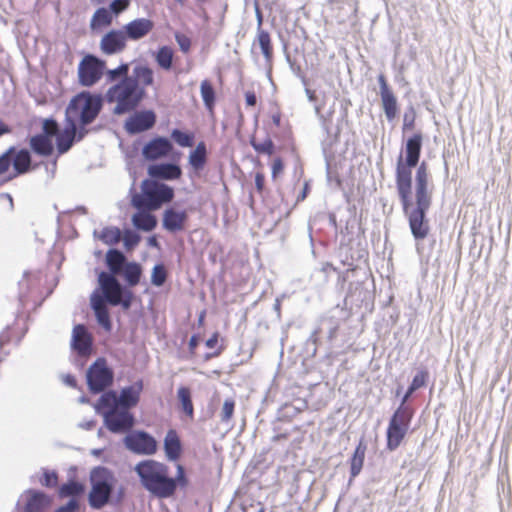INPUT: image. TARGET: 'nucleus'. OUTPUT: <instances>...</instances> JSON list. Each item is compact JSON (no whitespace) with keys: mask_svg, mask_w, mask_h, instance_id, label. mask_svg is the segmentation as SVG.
Listing matches in <instances>:
<instances>
[{"mask_svg":"<svg viewBox=\"0 0 512 512\" xmlns=\"http://www.w3.org/2000/svg\"><path fill=\"white\" fill-rule=\"evenodd\" d=\"M149 242H150V244H152V245H156V243H157V241H156V239H155L154 237L150 238V239H149Z\"/></svg>","mask_w":512,"mask_h":512,"instance_id":"64","label":"nucleus"},{"mask_svg":"<svg viewBox=\"0 0 512 512\" xmlns=\"http://www.w3.org/2000/svg\"><path fill=\"white\" fill-rule=\"evenodd\" d=\"M175 40L177 44L179 45L180 50L183 53H188L191 49V39L184 33L176 32L175 33Z\"/></svg>","mask_w":512,"mask_h":512,"instance_id":"48","label":"nucleus"},{"mask_svg":"<svg viewBox=\"0 0 512 512\" xmlns=\"http://www.w3.org/2000/svg\"><path fill=\"white\" fill-rule=\"evenodd\" d=\"M63 382L67 385V386H70L72 388H76L77 387V380L75 378V376L71 375V374H66L63 376Z\"/></svg>","mask_w":512,"mask_h":512,"instance_id":"58","label":"nucleus"},{"mask_svg":"<svg viewBox=\"0 0 512 512\" xmlns=\"http://www.w3.org/2000/svg\"><path fill=\"white\" fill-rule=\"evenodd\" d=\"M174 198V190L169 185L146 179L141 184V192L132 196L131 203L136 209L158 210Z\"/></svg>","mask_w":512,"mask_h":512,"instance_id":"5","label":"nucleus"},{"mask_svg":"<svg viewBox=\"0 0 512 512\" xmlns=\"http://www.w3.org/2000/svg\"><path fill=\"white\" fill-rule=\"evenodd\" d=\"M156 122V115L151 110L137 112L126 122V129L130 133H141L151 129Z\"/></svg>","mask_w":512,"mask_h":512,"instance_id":"17","label":"nucleus"},{"mask_svg":"<svg viewBox=\"0 0 512 512\" xmlns=\"http://www.w3.org/2000/svg\"><path fill=\"white\" fill-rule=\"evenodd\" d=\"M178 400L181 410L192 420L194 418V406L191 399V391L188 387H180L177 391Z\"/></svg>","mask_w":512,"mask_h":512,"instance_id":"31","label":"nucleus"},{"mask_svg":"<svg viewBox=\"0 0 512 512\" xmlns=\"http://www.w3.org/2000/svg\"><path fill=\"white\" fill-rule=\"evenodd\" d=\"M201 97L205 106L212 109L215 104V92L212 84L208 80H203L200 85Z\"/></svg>","mask_w":512,"mask_h":512,"instance_id":"38","label":"nucleus"},{"mask_svg":"<svg viewBox=\"0 0 512 512\" xmlns=\"http://www.w3.org/2000/svg\"><path fill=\"white\" fill-rule=\"evenodd\" d=\"M172 140L180 147H192L194 145L195 135L190 131L173 129L171 132Z\"/></svg>","mask_w":512,"mask_h":512,"instance_id":"36","label":"nucleus"},{"mask_svg":"<svg viewBox=\"0 0 512 512\" xmlns=\"http://www.w3.org/2000/svg\"><path fill=\"white\" fill-rule=\"evenodd\" d=\"M245 102L247 107H255L257 105V96L255 91L247 90L245 92Z\"/></svg>","mask_w":512,"mask_h":512,"instance_id":"56","label":"nucleus"},{"mask_svg":"<svg viewBox=\"0 0 512 512\" xmlns=\"http://www.w3.org/2000/svg\"><path fill=\"white\" fill-rule=\"evenodd\" d=\"M139 211L132 216L133 226L145 232H150L157 226V218L151 214L152 210L138 209Z\"/></svg>","mask_w":512,"mask_h":512,"instance_id":"23","label":"nucleus"},{"mask_svg":"<svg viewBox=\"0 0 512 512\" xmlns=\"http://www.w3.org/2000/svg\"><path fill=\"white\" fill-rule=\"evenodd\" d=\"M173 150L174 146L168 138L157 136L144 145L142 155L146 160L156 161L168 157Z\"/></svg>","mask_w":512,"mask_h":512,"instance_id":"14","label":"nucleus"},{"mask_svg":"<svg viewBox=\"0 0 512 512\" xmlns=\"http://www.w3.org/2000/svg\"><path fill=\"white\" fill-rule=\"evenodd\" d=\"M265 185V176L262 172H257L255 174V186L256 190L259 194H261L264 190Z\"/></svg>","mask_w":512,"mask_h":512,"instance_id":"57","label":"nucleus"},{"mask_svg":"<svg viewBox=\"0 0 512 512\" xmlns=\"http://www.w3.org/2000/svg\"><path fill=\"white\" fill-rule=\"evenodd\" d=\"M415 111L411 109L410 113H405L403 117V130H413L415 127Z\"/></svg>","mask_w":512,"mask_h":512,"instance_id":"53","label":"nucleus"},{"mask_svg":"<svg viewBox=\"0 0 512 512\" xmlns=\"http://www.w3.org/2000/svg\"><path fill=\"white\" fill-rule=\"evenodd\" d=\"M29 145L33 152L44 157L51 156L54 150L52 140L43 134L32 136Z\"/></svg>","mask_w":512,"mask_h":512,"instance_id":"25","label":"nucleus"},{"mask_svg":"<svg viewBox=\"0 0 512 512\" xmlns=\"http://www.w3.org/2000/svg\"><path fill=\"white\" fill-rule=\"evenodd\" d=\"M78 508V502L75 499H71L66 505L59 507L56 512H76Z\"/></svg>","mask_w":512,"mask_h":512,"instance_id":"54","label":"nucleus"},{"mask_svg":"<svg viewBox=\"0 0 512 512\" xmlns=\"http://www.w3.org/2000/svg\"><path fill=\"white\" fill-rule=\"evenodd\" d=\"M47 501V497L44 493L33 492L27 501L26 512H43Z\"/></svg>","mask_w":512,"mask_h":512,"instance_id":"35","label":"nucleus"},{"mask_svg":"<svg viewBox=\"0 0 512 512\" xmlns=\"http://www.w3.org/2000/svg\"><path fill=\"white\" fill-rule=\"evenodd\" d=\"M154 28V23L148 18H137L123 27L126 39L139 40L147 36Z\"/></svg>","mask_w":512,"mask_h":512,"instance_id":"19","label":"nucleus"},{"mask_svg":"<svg viewBox=\"0 0 512 512\" xmlns=\"http://www.w3.org/2000/svg\"><path fill=\"white\" fill-rule=\"evenodd\" d=\"M168 277V272L164 264H157L153 267L151 273V283L154 286L160 287L164 285Z\"/></svg>","mask_w":512,"mask_h":512,"instance_id":"41","label":"nucleus"},{"mask_svg":"<svg viewBox=\"0 0 512 512\" xmlns=\"http://www.w3.org/2000/svg\"><path fill=\"white\" fill-rule=\"evenodd\" d=\"M381 106L384 111L386 119L391 122L398 114V102L394 92L380 94Z\"/></svg>","mask_w":512,"mask_h":512,"instance_id":"27","label":"nucleus"},{"mask_svg":"<svg viewBox=\"0 0 512 512\" xmlns=\"http://www.w3.org/2000/svg\"><path fill=\"white\" fill-rule=\"evenodd\" d=\"M84 491V487L82 484L76 481H70L66 484H63L60 487L59 494L61 497L75 496L79 495Z\"/></svg>","mask_w":512,"mask_h":512,"instance_id":"43","label":"nucleus"},{"mask_svg":"<svg viewBox=\"0 0 512 512\" xmlns=\"http://www.w3.org/2000/svg\"><path fill=\"white\" fill-rule=\"evenodd\" d=\"M124 444L128 450L138 455L151 456L158 450V442L146 431L136 430L124 438Z\"/></svg>","mask_w":512,"mask_h":512,"instance_id":"12","label":"nucleus"},{"mask_svg":"<svg viewBox=\"0 0 512 512\" xmlns=\"http://www.w3.org/2000/svg\"><path fill=\"white\" fill-rule=\"evenodd\" d=\"M187 218L186 211H176L173 208H169L164 212L163 226L171 232L181 231L185 227Z\"/></svg>","mask_w":512,"mask_h":512,"instance_id":"21","label":"nucleus"},{"mask_svg":"<svg viewBox=\"0 0 512 512\" xmlns=\"http://www.w3.org/2000/svg\"><path fill=\"white\" fill-rule=\"evenodd\" d=\"M113 20L111 12L106 8H98L90 21V28L92 30H98L111 25Z\"/></svg>","mask_w":512,"mask_h":512,"instance_id":"30","label":"nucleus"},{"mask_svg":"<svg viewBox=\"0 0 512 512\" xmlns=\"http://www.w3.org/2000/svg\"><path fill=\"white\" fill-rule=\"evenodd\" d=\"M205 318V312L203 311L201 315L199 316V324H202Z\"/></svg>","mask_w":512,"mask_h":512,"instance_id":"63","label":"nucleus"},{"mask_svg":"<svg viewBox=\"0 0 512 512\" xmlns=\"http://www.w3.org/2000/svg\"><path fill=\"white\" fill-rule=\"evenodd\" d=\"M188 163L195 171L202 170L207 163V148L204 141H200L195 148L190 151Z\"/></svg>","mask_w":512,"mask_h":512,"instance_id":"26","label":"nucleus"},{"mask_svg":"<svg viewBox=\"0 0 512 512\" xmlns=\"http://www.w3.org/2000/svg\"><path fill=\"white\" fill-rule=\"evenodd\" d=\"M416 390L417 389H412V385L410 384V386H409L407 392L405 393L404 397L402 398L401 404L399 406H407L406 402L408 401L410 396L413 394V392Z\"/></svg>","mask_w":512,"mask_h":512,"instance_id":"60","label":"nucleus"},{"mask_svg":"<svg viewBox=\"0 0 512 512\" xmlns=\"http://www.w3.org/2000/svg\"><path fill=\"white\" fill-rule=\"evenodd\" d=\"M76 123L74 120H67L64 130L57 136V148L60 153L67 152L76 137Z\"/></svg>","mask_w":512,"mask_h":512,"instance_id":"24","label":"nucleus"},{"mask_svg":"<svg viewBox=\"0 0 512 512\" xmlns=\"http://www.w3.org/2000/svg\"><path fill=\"white\" fill-rule=\"evenodd\" d=\"M378 83H379V87H380V94H384V93H388V92H392L393 90L391 89V87L389 86L388 82H387V79L385 77L384 74H380L378 76Z\"/></svg>","mask_w":512,"mask_h":512,"instance_id":"55","label":"nucleus"},{"mask_svg":"<svg viewBox=\"0 0 512 512\" xmlns=\"http://www.w3.org/2000/svg\"><path fill=\"white\" fill-rule=\"evenodd\" d=\"M366 445L363 441H360L356 446L353 456L350 460V475L351 478H355L361 472L364 464Z\"/></svg>","mask_w":512,"mask_h":512,"instance_id":"29","label":"nucleus"},{"mask_svg":"<svg viewBox=\"0 0 512 512\" xmlns=\"http://www.w3.org/2000/svg\"><path fill=\"white\" fill-rule=\"evenodd\" d=\"M414 410L410 406H399L392 414L386 430V449L396 450L407 436Z\"/></svg>","mask_w":512,"mask_h":512,"instance_id":"8","label":"nucleus"},{"mask_svg":"<svg viewBox=\"0 0 512 512\" xmlns=\"http://www.w3.org/2000/svg\"><path fill=\"white\" fill-rule=\"evenodd\" d=\"M32 157L25 149L9 147L0 154V177L3 183H7L31 170Z\"/></svg>","mask_w":512,"mask_h":512,"instance_id":"6","label":"nucleus"},{"mask_svg":"<svg viewBox=\"0 0 512 512\" xmlns=\"http://www.w3.org/2000/svg\"><path fill=\"white\" fill-rule=\"evenodd\" d=\"M307 191H308V184H305L302 195L298 199H301V200L305 199V197L307 195Z\"/></svg>","mask_w":512,"mask_h":512,"instance_id":"62","label":"nucleus"},{"mask_svg":"<svg viewBox=\"0 0 512 512\" xmlns=\"http://www.w3.org/2000/svg\"><path fill=\"white\" fill-rule=\"evenodd\" d=\"M429 377V373L427 370L422 369L417 372V374L413 377L411 385L412 389H419L426 385Z\"/></svg>","mask_w":512,"mask_h":512,"instance_id":"47","label":"nucleus"},{"mask_svg":"<svg viewBox=\"0 0 512 512\" xmlns=\"http://www.w3.org/2000/svg\"><path fill=\"white\" fill-rule=\"evenodd\" d=\"M174 50L172 47L164 45L158 48L154 54V60L159 68L169 71L173 67Z\"/></svg>","mask_w":512,"mask_h":512,"instance_id":"28","label":"nucleus"},{"mask_svg":"<svg viewBox=\"0 0 512 512\" xmlns=\"http://www.w3.org/2000/svg\"><path fill=\"white\" fill-rule=\"evenodd\" d=\"M106 62L95 55H85L78 65V80L84 87H91L103 76Z\"/></svg>","mask_w":512,"mask_h":512,"instance_id":"10","label":"nucleus"},{"mask_svg":"<svg viewBox=\"0 0 512 512\" xmlns=\"http://www.w3.org/2000/svg\"><path fill=\"white\" fill-rule=\"evenodd\" d=\"M141 267L137 263H129L125 269V278L130 286H135L139 283L141 277Z\"/></svg>","mask_w":512,"mask_h":512,"instance_id":"40","label":"nucleus"},{"mask_svg":"<svg viewBox=\"0 0 512 512\" xmlns=\"http://www.w3.org/2000/svg\"><path fill=\"white\" fill-rule=\"evenodd\" d=\"M102 108L100 95H93L90 92H81L75 95L66 109L67 120L78 119L85 126L92 123Z\"/></svg>","mask_w":512,"mask_h":512,"instance_id":"7","label":"nucleus"},{"mask_svg":"<svg viewBox=\"0 0 512 512\" xmlns=\"http://www.w3.org/2000/svg\"><path fill=\"white\" fill-rule=\"evenodd\" d=\"M58 476L55 472H45L41 479V484L46 487H54L57 485Z\"/></svg>","mask_w":512,"mask_h":512,"instance_id":"52","label":"nucleus"},{"mask_svg":"<svg viewBox=\"0 0 512 512\" xmlns=\"http://www.w3.org/2000/svg\"><path fill=\"white\" fill-rule=\"evenodd\" d=\"M93 338L83 324L74 326L72 347L80 356H88L92 351Z\"/></svg>","mask_w":512,"mask_h":512,"instance_id":"18","label":"nucleus"},{"mask_svg":"<svg viewBox=\"0 0 512 512\" xmlns=\"http://www.w3.org/2000/svg\"><path fill=\"white\" fill-rule=\"evenodd\" d=\"M142 389V381H138L132 386L123 388L120 392V396L118 397L119 405L125 410L136 406L139 402Z\"/></svg>","mask_w":512,"mask_h":512,"instance_id":"22","label":"nucleus"},{"mask_svg":"<svg viewBox=\"0 0 512 512\" xmlns=\"http://www.w3.org/2000/svg\"><path fill=\"white\" fill-rule=\"evenodd\" d=\"M130 5V0H113L110 4V9L114 14H119L125 11Z\"/></svg>","mask_w":512,"mask_h":512,"instance_id":"50","label":"nucleus"},{"mask_svg":"<svg viewBox=\"0 0 512 512\" xmlns=\"http://www.w3.org/2000/svg\"><path fill=\"white\" fill-rule=\"evenodd\" d=\"M140 478L142 486L158 498L173 496L177 487L188 486L185 468L181 464L176 465V476H169V467L154 459L140 461L134 468Z\"/></svg>","mask_w":512,"mask_h":512,"instance_id":"3","label":"nucleus"},{"mask_svg":"<svg viewBox=\"0 0 512 512\" xmlns=\"http://www.w3.org/2000/svg\"><path fill=\"white\" fill-rule=\"evenodd\" d=\"M198 343H199V337L197 335H192L189 340V343H188L189 351L192 355L195 354V350L198 346Z\"/></svg>","mask_w":512,"mask_h":512,"instance_id":"59","label":"nucleus"},{"mask_svg":"<svg viewBox=\"0 0 512 512\" xmlns=\"http://www.w3.org/2000/svg\"><path fill=\"white\" fill-rule=\"evenodd\" d=\"M121 238L123 239L125 248L128 250L137 246L141 240V237L130 229L125 230Z\"/></svg>","mask_w":512,"mask_h":512,"instance_id":"45","label":"nucleus"},{"mask_svg":"<svg viewBox=\"0 0 512 512\" xmlns=\"http://www.w3.org/2000/svg\"><path fill=\"white\" fill-rule=\"evenodd\" d=\"M258 45L267 61H271L273 57V46L271 43L270 34L261 28L257 32Z\"/></svg>","mask_w":512,"mask_h":512,"instance_id":"34","label":"nucleus"},{"mask_svg":"<svg viewBox=\"0 0 512 512\" xmlns=\"http://www.w3.org/2000/svg\"><path fill=\"white\" fill-rule=\"evenodd\" d=\"M165 457L170 462H178L183 455V443L176 429H169L163 439Z\"/></svg>","mask_w":512,"mask_h":512,"instance_id":"16","label":"nucleus"},{"mask_svg":"<svg viewBox=\"0 0 512 512\" xmlns=\"http://www.w3.org/2000/svg\"><path fill=\"white\" fill-rule=\"evenodd\" d=\"M250 144L259 154L272 155L275 151V144L271 138H267L263 142H257L254 138H252L250 140Z\"/></svg>","mask_w":512,"mask_h":512,"instance_id":"42","label":"nucleus"},{"mask_svg":"<svg viewBox=\"0 0 512 512\" xmlns=\"http://www.w3.org/2000/svg\"><path fill=\"white\" fill-rule=\"evenodd\" d=\"M235 411V401L231 398L226 399L223 403L222 410H221V421L222 422H229Z\"/></svg>","mask_w":512,"mask_h":512,"instance_id":"46","label":"nucleus"},{"mask_svg":"<svg viewBox=\"0 0 512 512\" xmlns=\"http://www.w3.org/2000/svg\"><path fill=\"white\" fill-rule=\"evenodd\" d=\"M122 237V232L117 227H106L102 229L100 233V239L108 244V245H115L117 244Z\"/></svg>","mask_w":512,"mask_h":512,"instance_id":"39","label":"nucleus"},{"mask_svg":"<svg viewBox=\"0 0 512 512\" xmlns=\"http://www.w3.org/2000/svg\"><path fill=\"white\" fill-rule=\"evenodd\" d=\"M125 260L123 253L116 249H111L106 254L107 265L113 274H118L121 271Z\"/></svg>","mask_w":512,"mask_h":512,"instance_id":"33","label":"nucleus"},{"mask_svg":"<svg viewBox=\"0 0 512 512\" xmlns=\"http://www.w3.org/2000/svg\"><path fill=\"white\" fill-rule=\"evenodd\" d=\"M10 132L9 127L0 120V136Z\"/></svg>","mask_w":512,"mask_h":512,"instance_id":"61","label":"nucleus"},{"mask_svg":"<svg viewBox=\"0 0 512 512\" xmlns=\"http://www.w3.org/2000/svg\"><path fill=\"white\" fill-rule=\"evenodd\" d=\"M119 405V400L115 392H106L104 393L98 400L96 408L99 412L104 413L106 411L117 410Z\"/></svg>","mask_w":512,"mask_h":512,"instance_id":"32","label":"nucleus"},{"mask_svg":"<svg viewBox=\"0 0 512 512\" xmlns=\"http://www.w3.org/2000/svg\"><path fill=\"white\" fill-rule=\"evenodd\" d=\"M219 338H220L219 332H214L211 335V337L206 340V342H205L206 347L209 349H215V351L212 353L206 354L205 360H209L211 358L218 357L224 351L225 346L223 345V343L219 344Z\"/></svg>","mask_w":512,"mask_h":512,"instance_id":"37","label":"nucleus"},{"mask_svg":"<svg viewBox=\"0 0 512 512\" xmlns=\"http://www.w3.org/2000/svg\"><path fill=\"white\" fill-rule=\"evenodd\" d=\"M272 178L276 180L277 177L284 171V163L281 157H276L272 161L271 165Z\"/></svg>","mask_w":512,"mask_h":512,"instance_id":"51","label":"nucleus"},{"mask_svg":"<svg viewBox=\"0 0 512 512\" xmlns=\"http://www.w3.org/2000/svg\"><path fill=\"white\" fill-rule=\"evenodd\" d=\"M98 282L101 292L94 291L91 295V307L95 312L98 323L106 330L112 328L109 311L106 302L113 306L122 304L124 308H129L130 301H122V287L114 275L102 271L98 275Z\"/></svg>","mask_w":512,"mask_h":512,"instance_id":"4","label":"nucleus"},{"mask_svg":"<svg viewBox=\"0 0 512 512\" xmlns=\"http://www.w3.org/2000/svg\"><path fill=\"white\" fill-rule=\"evenodd\" d=\"M43 135L51 139L58 133V124L53 119H45L43 121Z\"/></svg>","mask_w":512,"mask_h":512,"instance_id":"49","label":"nucleus"},{"mask_svg":"<svg viewBox=\"0 0 512 512\" xmlns=\"http://www.w3.org/2000/svg\"><path fill=\"white\" fill-rule=\"evenodd\" d=\"M422 148L421 133L413 134L405 145V161L400 155L395 172V183L402 210L408 219L412 235L417 240L425 239L429 234V221L426 214L432 204V189L428 165L423 161L416 170L415 192L412 191V168L420 158Z\"/></svg>","mask_w":512,"mask_h":512,"instance_id":"1","label":"nucleus"},{"mask_svg":"<svg viewBox=\"0 0 512 512\" xmlns=\"http://www.w3.org/2000/svg\"><path fill=\"white\" fill-rule=\"evenodd\" d=\"M104 422L109 431L123 433L129 431L134 425V417L127 410H111L104 413Z\"/></svg>","mask_w":512,"mask_h":512,"instance_id":"13","label":"nucleus"},{"mask_svg":"<svg viewBox=\"0 0 512 512\" xmlns=\"http://www.w3.org/2000/svg\"><path fill=\"white\" fill-rule=\"evenodd\" d=\"M128 72H129V64L123 63L114 69L108 70L107 78L109 81H115L119 77H122V78L133 77V74L131 76H129Z\"/></svg>","mask_w":512,"mask_h":512,"instance_id":"44","label":"nucleus"},{"mask_svg":"<svg viewBox=\"0 0 512 512\" xmlns=\"http://www.w3.org/2000/svg\"><path fill=\"white\" fill-rule=\"evenodd\" d=\"M91 490L89 493V504L94 509L104 507L112 493V473L104 467H97L92 470L90 475Z\"/></svg>","mask_w":512,"mask_h":512,"instance_id":"9","label":"nucleus"},{"mask_svg":"<svg viewBox=\"0 0 512 512\" xmlns=\"http://www.w3.org/2000/svg\"><path fill=\"white\" fill-rule=\"evenodd\" d=\"M113 382V371L105 358H98L87 371V384L91 392L99 393Z\"/></svg>","mask_w":512,"mask_h":512,"instance_id":"11","label":"nucleus"},{"mask_svg":"<svg viewBox=\"0 0 512 512\" xmlns=\"http://www.w3.org/2000/svg\"><path fill=\"white\" fill-rule=\"evenodd\" d=\"M154 84V72L147 65H137L133 77L122 78L110 86L105 94L106 101L115 104L114 113L125 114L135 110L146 97V87Z\"/></svg>","mask_w":512,"mask_h":512,"instance_id":"2","label":"nucleus"},{"mask_svg":"<svg viewBox=\"0 0 512 512\" xmlns=\"http://www.w3.org/2000/svg\"><path fill=\"white\" fill-rule=\"evenodd\" d=\"M148 175L154 179L178 180L182 176V170L174 163L154 164L148 167Z\"/></svg>","mask_w":512,"mask_h":512,"instance_id":"20","label":"nucleus"},{"mask_svg":"<svg viewBox=\"0 0 512 512\" xmlns=\"http://www.w3.org/2000/svg\"><path fill=\"white\" fill-rule=\"evenodd\" d=\"M126 41V35L123 30L113 29L102 37L100 49L105 55L117 54L126 48Z\"/></svg>","mask_w":512,"mask_h":512,"instance_id":"15","label":"nucleus"}]
</instances>
